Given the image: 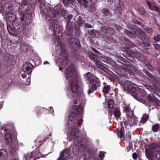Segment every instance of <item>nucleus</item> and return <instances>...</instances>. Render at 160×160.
I'll return each instance as SVG.
<instances>
[{
    "mask_svg": "<svg viewBox=\"0 0 160 160\" xmlns=\"http://www.w3.org/2000/svg\"><path fill=\"white\" fill-rule=\"evenodd\" d=\"M76 70L73 65H72L65 71L66 78H71L69 81L71 88L73 92H77L78 90V83L80 79L76 75Z\"/></svg>",
    "mask_w": 160,
    "mask_h": 160,
    "instance_id": "1",
    "label": "nucleus"
},
{
    "mask_svg": "<svg viewBox=\"0 0 160 160\" xmlns=\"http://www.w3.org/2000/svg\"><path fill=\"white\" fill-rule=\"evenodd\" d=\"M150 150L147 148L145 149L146 157L149 160H152V157L154 156L160 160V144H152L150 145Z\"/></svg>",
    "mask_w": 160,
    "mask_h": 160,
    "instance_id": "2",
    "label": "nucleus"
},
{
    "mask_svg": "<svg viewBox=\"0 0 160 160\" xmlns=\"http://www.w3.org/2000/svg\"><path fill=\"white\" fill-rule=\"evenodd\" d=\"M71 114L69 118L68 123L69 130L71 132H73L74 138L78 137L80 135L79 131L78 129L79 127H80V123L77 120H75Z\"/></svg>",
    "mask_w": 160,
    "mask_h": 160,
    "instance_id": "3",
    "label": "nucleus"
},
{
    "mask_svg": "<svg viewBox=\"0 0 160 160\" xmlns=\"http://www.w3.org/2000/svg\"><path fill=\"white\" fill-rule=\"evenodd\" d=\"M5 19L6 21L7 28L8 32L11 34L13 32V30L11 26V23L17 19L15 14L11 12L5 13Z\"/></svg>",
    "mask_w": 160,
    "mask_h": 160,
    "instance_id": "4",
    "label": "nucleus"
},
{
    "mask_svg": "<svg viewBox=\"0 0 160 160\" xmlns=\"http://www.w3.org/2000/svg\"><path fill=\"white\" fill-rule=\"evenodd\" d=\"M60 48L62 51L60 54L59 59L58 61V62L61 63L60 66L61 65H65L67 64L68 61V58L67 55L65 52V47L64 46H60Z\"/></svg>",
    "mask_w": 160,
    "mask_h": 160,
    "instance_id": "5",
    "label": "nucleus"
},
{
    "mask_svg": "<svg viewBox=\"0 0 160 160\" xmlns=\"http://www.w3.org/2000/svg\"><path fill=\"white\" fill-rule=\"evenodd\" d=\"M123 112L126 113L129 117H131L133 114V112L130 109L129 106L126 105L123 108ZM131 118H129L124 120V124L126 126H130L132 124L130 122Z\"/></svg>",
    "mask_w": 160,
    "mask_h": 160,
    "instance_id": "6",
    "label": "nucleus"
},
{
    "mask_svg": "<svg viewBox=\"0 0 160 160\" xmlns=\"http://www.w3.org/2000/svg\"><path fill=\"white\" fill-rule=\"evenodd\" d=\"M138 32L140 34V38L143 41V44L145 46H149L150 44L149 40L146 38V34L145 32L142 30L138 29Z\"/></svg>",
    "mask_w": 160,
    "mask_h": 160,
    "instance_id": "7",
    "label": "nucleus"
},
{
    "mask_svg": "<svg viewBox=\"0 0 160 160\" xmlns=\"http://www.w3.org/2000/svg\"><path fill=\"white\" fill-rule=\"evenodd\" d=\"M31 15L29 13H27L24 15L23 17L21 19L22 24L24 25L29 24L31 22Z\"/></svg>",
    "mask_w": 160,
    "mask_h": 160,
    "instance_id": "8",
    "label": "nucleus"
},
{
    "mask_svg": "<svg viewBox=\"0 0 160 160\" xmlns=\"http://www.w3.org/2000/svg\"><path fill=\"white\" fill-rule=\"evenodd\" d=\"M33 68V65L30 63L27 62L25 63L22 69L23 71L28 74L31 73Z\"/></svg>",
    "mask_w": 160,
    "mask_h": 160,
    "instance_id": "9",
    "label": "nucleus"
},
{
    "mask_svg": "<svg viewBox=\"0 0 160 160\" xmlns=\"http://www.w3.org/2000/svg\"><path fill=\"white\" fill-rule=\"evenodd\" d=\"M40 156L38 155L37 153L35 152H29L25 155L24 157L26 160H29L31 158H33L34 160L39 158Z\"/></svg>",
    "mask_w": 160,
    "mask_h": 160,
    "instance_id": "10",
    "label": "nucleus"
},
{
    "mask_svg": "<svg viewBox=\"0 0 160 160\" xmlns=\"http://www.w3.org/2000/svg\"><path fill=\"white\" fill-rule=\"evenodd\" d=\"M69 155V152L68 149L63 150L60 153V156L57 159V160H64L67 158Z\"/></svg>",
    "mask_w": 160,
    "mask_h": 160,
    "instance_id": "11",
    "label": "nucleus"
},
{
    "mask_svg": "<svg viewBox=\"0 0 160 160\" xmlns=\"http://www.w3.org/2000/svg\"><path fill=\"white\" fill-rule=\"evenodd\" d=\"M99 79H96L92 81L91 82H93V83L92 84L91 86L89 88L88 91V93L90 94L92 91L96 89L98 85L99 84Z\"/></svg>",
    "mask_w": 160,
    "mask_h": 160,
    "instance_id": "12",
    "label": "nucleus"
},
{
    "mask_svg": "<svg viewBox=\"0 0 160 160\" xmlns=\"http://www.w3.org/2000/svg\"><path fill=\"white\" fill-rule=\"evenodd\" d=\"M13 9V5L11 2H8L5 4L4 7L5 14L10 12Z\"/></svg>",
    "mask_w": 160,
    "mask_h": 160,
    "instance_id": "13",
    "label": "nucleus"
},
{
    "mask_svg": "<svg viewBox=\"0 0 160 160\" xmlns=\"http://www.w3.org/2000/svg\"><path fill=\"white\" fill-rule=\"evenodd\" d=\"M68 42L71 47L73 48L79 46V42L75 38H70L68 40Z\"/></svg>",
    "mask_w": 160,
    "mask_h": 160,
    "instance_id": "14",
    "label": "nucleus"
},
{
    "mask_svg": "<svg viewBox=\"0 0 160 160\" xmlns=\"http://www.w3.org/2000/svg\"><path fill=\"white\" fill-rule=\"evenodd\" d=\"M82 110V108L78 106H73L72 108V112L74 114H78L81 113Z\"/></svg>",
    "mask_w": 160,
    "mask_h": 160,
    "instance_id": "15",
    "label": "nucleus"
},
{
    "mask_svg": "<svg viewBox=\"0 0 160 160\" xmlns=\"http://www.w3.org/2000/svg\"><path fill=\"white\" fill-rule=\"evenodd\" d=\"M8 157L6 151L4 149L0 150V160H6Z\"/></svg>",
    "mask_w": 160,
    "mask_h": 160,
    "instance_id": "16",
    "label": "nucleus"
},
{
    "mask_svg": "<svg viewBox=\"0 0 160 160\" xmlns=\"http://www.w3.org/2000/svg\"><path fill=\"white\" fill-rule=\"evenodd\" d=\"M12 24V26L13 28H12L13 30V32L12 34L14 32V30H17L19 29L21 27V23L20 22L18 21L17 19L14 21ZM12 34V33L11 34Z\"/></svg>",
    "mask_w": 160,
    "mask_h": 160,
    "instance_id": "17",
    "label": "nucleus"
},
{
    "mask_svg": "<svg viewBox=\"0 0 160 160\" xmlns=\"http://www.w3.org/2000/svg\"><path fill=\"white\" fill-rule=\"evenodd\" d=\"M89 56L90 58L95 63L97 64V67H99L100 68H102V66L101 65V62L99 61L95 60L94 58V55L93 53L91 52L89 53Z\"/></svg>",
    "mask_w": 160,
    "mask_h": 160,
    "instance_id": "18",
    "label": "nucleus"
},
{
    "mask_svg": "<svg viewBox=\"0 0 160 160\" xmlns=\"http://www.w3.org/2000/svg\"><path fill=\"white\" fill-rule=\"evenodd\" d=\"M4 137L7 144L8 145H11L12 144V138L10 134L9 133H6Z\"/></svg>",
    "mask_w": 160,
    "mask_h": 160,
    "instance_id": "19",
    "label": "nucleus"
},
{
    "mask_svg": "<svg viewBox=\"0 0 160 160\" xmlns=\"http://www.w3.org/2000/svg\"><path fill=\"white\" fill-rule=\"evenodd\" d=\"M58 37L56 39H55L54 40V44L56 46H59L60 44L61 40V36L62 35L61 33L60 32L58 31Z\"/></svg>",
    "mask_w": 160,
    "mask_h": 160,
    "instance_id": "20",
    "label": "nucleus"
},
{
    "mask_svg": "<svg viewBox=\"0 0 160 160\" xmlns=\"http://www.w3.org/2000/svg\"><path fill=\"white\" fill-rule=\"evenodd\" d=\"M54 10L56 13L59 14L62 11V7L60 5H58L54 7Z\"/></svg>",
    "mask_w": 160,
    "mask_h": 160,
    "instance_id": "21",
    "label": "nucleus"
},
{
    "mask_svg": "<svg viewBox=\"0 0 160 160\" xmlns=\"http://www.w3.org/2000/svg\"><path fill=\"white\" fill-rule=\"evenodd\" d=\"M151 80L152 81V82L153 83L154 86L156 89V90H159L160 88L158 87L159 86V85L158 84V80L155 78L153 79V78H152L151 79Z\"/></svg>",
    "mask_w": 160,
    "mask_h": 160,
    "instance_id": "22",
    "label": "nucleus"
},
{
    "mask_svg": "<svg viewBox=\"0 0 160 160\" xmlns=\"http://www.w3.org/2000/svg\"><path fill=\"white\" fill-rule=\"evenodd\" d=\"M101 30L104 33H108L110 32L111 31H113V29L112 28H108L106 27H104L101 28Z\"/></svg>",
    "mask_w": 160,
    "mask_h": 160,
    "instance_id": "23",
    "label": "nucleus"
},
{
    "mask_svg": "<svg viewBox=\"0 0 160 160\" xmlns=\"http://www.w3.org/2000/svg\"><path fill=\"white\" fill-rule=\"evenodd\" d=\"M84 77L86 79L88 80L90 82H92V81L93 80L92 76L90 72H88L85 74L84 75Z\"/></svg>",
    "mask_w": 160,
    "mask_h": 160,
    "instance_id": "24",
    "label": "nucleus"
},
{
    "mask_svg": "<svg viewBox=\"0 0 160 160\" xmlns=\"http://www.w3.org/2000/svg\"><path fill=\"white\" fill-rule=\"evenodd\" d=\"M148 119V115L144 114L143 115L142 117L141 122L143 123H144L146 121H147Z\"/></svg>",
    "mask_w": 160,
    "mask_h": 160,
    "instance_id": "25",
    "label": "nucleus"
},
{
    "mask_svg": "<svg viewBox=\"0 0 160 160\" xmlns=\"http://www.w3.org/2000/svg\"><path fill=\"white\" fill-rule=\"evenodd\" d=\"M110 89L109 85H106L104 87L103 91L104 93H107L109 92Z\"/></svg>",
    "mask_w": 160,
    "mask_h": 160,
    "instance_id": "26",
    "label": "nucleus"
},
{
    "mask_svg": "<svg viewBox=\"0 0 160 160\" xmlns=\"http://www.w3.org/2000/svg\"><path fill=\"white\" fill-rule=\"evenodd\" d=\"M114 115L116 117H118L120 116L121 113L119 109L116 108L115 109Z\"/></svg>",
    "mask_w": 160,
    "mask_h": 160,
    "instance_id": "27",
    "label": "nucleus"
},
{
    "mask_svg": "<svg viewBox=\"0 0 160 160\" xmlns=\"http://www.w3.org/2000/svg\"><path fill=\"white\" fill-rule=\"evenodd\" d=\"M159 127V125L158 124H156L152 126V129L154 132H156L158 131Z\"/></svg>",
    "mask_w": 160,
    "mask_h": 160,
    "instance_id": "28",
    "label": "nucleus"
},
{
    "mask_svg": "<svg viewBox=\"0 0 160 160\" xmlns=\"http://www.w3.org/2000/svg\"><path fill=\"white\" fill-rule=\"evenodd\" d=\"M147 3L149 9L152 10H153V8L155 5L151 3L148 0H147Z\"/></svg>",
    "mask_w": 160,
    "mask_h": 160,
    "instance_id": "29",
    "label": "nucleus"
},
{
    "mask_svg": "<svg viewBox=\"0 0 160 160\" xmlns=\"http://www.w3.org/2000/svg\"><path fill=\"white\" fill-rule=\"evenodd\" d=\"M13 39L14 43H18L20 42V38L19 36L15 35L13 36Z\"/></svg>",
    "mask_w": 160,
    "mask_h": 160,
    "instance_id": "30",
    "label": "nucleus"
},
{
    "mask_svg": "<svg viewBox=\"0 0 160 160\" xmlns=\"http://www.w3.org/2000/svg\"><path fill=\"white\" fill-rule=\"evenodd\" d=\"M21 48L22 50L24 52H26L28 50V47L27 46L26 43H24L22 44L21 46Z\"/></svg>",
    "mask_w": 160,
    "mask_h": 160,
    "instance_id": "31",
    "label": "nucleus"
},
{
    "mask_svg": "<svg viewBox=\"0 0 160 160\" xmlns=\"http://www.w3.org/2000/svg\"><path fill=\"white\" fill-rule=\"evenodd\" d=\"M18 9L19 12L21 13H23L26 12L24 5H22L19 7Z\"/></svg>",
    "mask_w": 160,
    "mask_h": 160,
    "instance_id": "32",
    "label": "nucleus"
},
{
    "mask_svg": "<svg viewBox=\"0 0 160 160\" xmlns=\"http://www.w3.org/2000/svg\"><path fill=\"white\" fill-rule=\"evenodd\" d=\"M132 32H130L128 30H126L125 31V32L129 36L131 37H134L135 35Z\"/></svg>",
    "mask_w": 160,
    "mask_h": 160,
    "instance_id": "33",
    "label": "nucleus"
},
{
    "mask_svg": "<svg viewBox=\"0 0 160 160\" xmlns=\"http://www.w3.org/2000/svg\"><path fill=\"white\" fill-rule=\"evenodd\" d=\"M113 105L114 103L112 101L111 99H109L108 102V107L110 108H112L113 107Z\"/></svg>",
    "mask_w": 160,
    "mask_h": 160,
    "instance_id": "34",
    "label": "nucleus"
},
{
    "mask_svg": "<svg viewBox=\"0 0 160 160\" xmlns=\"http://www.w3.org/2000/svg\"><path fill=\"white\" fill-rule=\"evenodd\" d=\"M154 39L155 42L160 41V35L158 34L156 36L154 37Z\"/></svg>",
    "mask_w": 160,
    "mask_h": 160,
    "instance_id": "35",
    "label": "nucleus"
},
{
    "mask_svg": "<svg viewBox=\"0 0 160 160\" xmlns=\"http://www.w3.org/2000/svg\"><path fill=\"white\" fill-rule=\"evenodd\" d=\"M11 81H12V80L10 78H7L5 80L6 84H7L8 86H9V85H10L11 84Z\"/></svg>",
    "mask_w": 160,
    "mask_h": 160,
    "instance_id": "36",
    "label": "nucleus"
},
{
    "mask_svg": "<svg viewBox=\"0 0 160 160\" xmlns=\"http://www.w3.org/2000/svg\"><path fill=\"white\" fill-rule=\"evenodd\" d=\"M24 8L26 12L27 11H28V10H29V9H30L31 8V6L30 5H28V4H24Z\"/></svg>",
    "mask_w": 160,
    "mask_h": 160,
    "instance_id": "37",
    "label": "nucleus"
},
{
    "mask_svg": "<svg viewBox=\"0 0 160 160\" xmlns=\"http://www.w3.org/2000/svg\"><path fill=\"white\" fill-rule=\"evenodd\" d=\"M148 98L150 101H152L155 99V97L153 95H148Z\"/></svg>",
    "mask_w": 160,
    "mask_h": 160,
    "instance_id": "38",
    "label": "nucleus"
},
{
    "mask_svg": "<svg viewBox=\"0 0 160 160\" xmlns=\"http://www.w3.org/2000/svg\"><path fill=\"white\" fill-rule=\"evenodd\" d=\"M62 2L65 6L68 7L69 6V4L68 0H63Z\"/></svg>",
    "mask_w": 160,
    "mask_h": 160,
    "instance_id": "39",
    "label": "nucleus"
},
{
    "mask_svg": "<svg viewBox=\"0 0 160 160\" xmlns=\"http://www.w3.org/2000/svg\"><path fill=\"white\" fill-rule=\"evenodd\" d=\"M138 13L140 14H143L144 12V11L143 8H140L138 10Z\"/></svg>",
    "mask_w": 160,
    "mask_h": 160,
    "instance_id": "40",
    "label": "nucleus"
},
{
    "mask_svg": "<svg viewBox=\"0 0 160 160\" xmlns=\"http://www.w3.org/2000/svg\"><path fill=\"white\" fill-rule=\"evenodd\" d=\"M144 86L147 89L151 90L152 89V86L150 85L145 84Z\"/></svg>",
    "mask_w": 160,
    "mask_h": 160,
    "instance_id": "41",
    "label": "nucleus"
},
{
    "mask_svg": "<svg viewBox=\"0 0 160 160\" xmlns=\"http://www.w3.org/2000/svg\"><path fill=\"white\" fill-rule=\"evenodd\" d=\"M154 47L156 49L160 50V45L156 44L154 45Z\"/></svg>",
    "mask_w": 160,
    "mask_h": 160,
    "instance_id": "42",
    "label": "nucleus"
},
{
    "mask_svg": "<svg viewBox=\"0 0 160 160\" xmlns=\"http://www.w3.org/2000/svg\"><path fill=\"white\" fill-rule=\"evenodd\" d=\"M30 78H28L27 79L26 82H25V84L28 85L30 84Z\"/></svg>",
    "mask_w": 160,
    "mask_h": 160,
    "instance_id": "43",
    "label": "nucleus"
},
{
    "mask_svg": "<svg viewBox=\"0 0 160 160\" xmlns=\"http://www.w3.org/2000/svg\"><path fill=\"white\" fill-rule=\"evenodd\" d=\"M84 26L85 27L88 28H92V26L88 23H86L84 25Z\"/></svg>",
    "mask_w": 160,
    "mask_h": 160,
    "instance_id": "44",
    "label": "nucleus"
},
{
    "mask_svg": "<svg viewBox=\"0 0 160 160\" xmlns=\"http://www.w3.org/2000/svg\"><path fill=\"white\" fill-rule=\"evenodd\" d=\"M99 157L101 158H103L104 157V155L102 152H100L99 155Z\"/></svg>",
    "mask_w": 160,
    "mask_h": 160,
    "instance_id": "45",
    "label": "nucleus"
},
{
    "mask_svg": "<svg viewBox=\"0 0 160 160\" xmlns=\"http://www.w3.org/2000/svg\"><path fill=\"white\" fill-rule=\"evenodd\" d=\"M153 10H156L157 11L160 12V8L156 6V5L154 6Z\"/></svg>",
    "mask_w": 160,
    "mask_h": 160,
    "instance_id": "46",
    "label": "nucleus"
},
{
    "mask_svg": "<svg viewBox=\"0 0 160 160\" xmlns=\"http://www.w3.org/2000/svg\"><path fill=\"white\" fill-rule=\"evenodd\" d=\"M23 0H15V1L16 3L20 4L22 2Z\"/></svg>",
    "mask_w": 160,
    "mask_h": 160,
    "instance_id": "47",
    "label": "nucleus"
},
{
    "mask_svg": "<svg viewBox=\"0 0 160 160\" xmlns=\"http://www.w3.org/2000/svg\"><path fill=\"white\" fill-rule=\"evenodd\" d=\"M127 28L128 29L131 31V32H133V31H134L133 28L130 26H128Z\"/></svg>",
    "mask_w": 160,
    "mask_h": 160,
    "instance_id": "48",
    "label": "nucleus"
},
{
    "mask_svg": "<svg viewBox=\"0 0 160 160\" xmlns=\"http://www.w3.org/2000/svg\"><path fill=\"white\" fill-rule=\"evenodd\" d=\"M115 27L118 30H120L122 28L121 27L117 25H116Z\"/></svg>",
    "mask_w": 160,
    "mask_h": 160,
    "instance_id": "49",
    "label": "nucleus"
},
{
    "mask_svg": "<svg viewBox=\"0 0 160 160\" xmlns=\"http://www.w3.org/2000/svg\"><path fill=\"white\" fill-rule=\"evenodd\" d=\"M119 137L121 138H122L123 137V133L122 131H121L119 133Z\"/></svg>",
    "mask_w": 160,
    "mask_h": 160,
    "instance_id": "50",
    "label": "nucleus"
},
{
    "mask_svg": "<svg viewBox=\"0 0 160 160\" xmlns=\"http://www.w3.org/2000/svg\"><path fill=\"white\" fill-rule=\"evenodd\" d=\"M132 157L134 159H136L137 158V154L136 153H133V154L132 155Z\"/></svg>",
    "mask_w": 160,
    "mask_h": 160,
    "instance_id": "51",
    "label": "nucleus"
},
{
    "mask_svg": "<svg viewBox=\"0 0 160 160\" xmlns=\"http://www.w3.org/2000/svg\"><path fill=\"white\" fill-rule=\"evenodd\" d=\"M138 95L135 92H134L132 94V95L133 96V97H134L135 98H136L137 97V95Z\"/></svg>",
    "mask_w": 160,
    "mask_h": 160,
    "instance_id": "52",
    "label": "nucleus"
},
{
    "mask_svg": "<svg viewBox=\"0 0 160 160\" xmlns=\"http://www.w3.org/2000/svg\"><path fill=\"white\" fill-rule=\"evenodd\" d=\"M72 103L74 104H76L77 103V99H74L73 101H72Z\"/></svg>",
    "mask_w": 160,
    "mask_h": 160,
    "instance_id": "53",
    "label": "nucleus"
},
{
    "mask_svg": "<svg viewBox=\"0 0 160 160\" xmlns=\"http://www.w3.org/2000/svg\"><path fill=\"white\" fill-rule=\"evenodd\" d=\"M148 68L150 70H152V67L150 65H148L147 66Z\"/></svg>",
    "mask_w": 160,
    "mask_h": 160,
    "instance_id": "54",
    "label": "nucleus"
},
{
    "mask_svg": "<svg viewBox=\"0 0 160 160\" xmlns=\"http://www.w3.org/2000/svg\"><path fill=\"white\" fill-rule=\"evenodd\" d=\"M125 138H127L128 139H129L130 138V135H126V136L125 137Z\"/></svg>",
    "mask_w": 160,
    "mask_h": 160,
    "instance_id": "55",
    "label": "nucleus"
},
{
    "mask_svg": "<svg viewBox=\"0 0 160 160\" xmlns=\"http://www.w3.org/2000/svg\"><path fill=\"white\" fill-rule=\"evenodd\" d=\"M68 1H69V2L71 4H72L73 2V0H68Z\"/></svg>",
    "mask_w": 160,
    "mask_h": 160,
    "instance_id": "56",
    "label": "nucleus"
},
{
    "mask_svg": "<svg viewBox=\"0 0 160 160\" xmlns=\"http://www.w3.org/2000/svg\"><path fill=\"white\" fill-rule=\"evenodd\" d=\"M26 77V75H24V74H22V77L23 78H25Z\"/></svg>",
    "mask_w": 160,
    "mask_h": 160,
    "instance_id": "57",
    "label": "nucleus"
},
{
    "mask_svg": "<svg viewBox=\"0 0 160 160\" xmlns=\"http://www.w3.org/2000/svg\"><path fill=\"white\" fill-rule=\"evenodd\" d=\"M103 11L106 12H108V10L107 9H105L103 10Z\"/></svg>",
    "mask_w": 160,
    "mask_h": 160,
    "instance_id": "58",
    "label": "nucleus"
},
{
    "mask_svg": "<svg viewBox=\"0 0 160 160\" xmlns=\"http://www.w3.org/2000/svg\"><path fill=\"white\" fill-rule=\"evenodd\" d=\"M83 1L85 3H88L87 0H83Z\"/></svg>",
    "mask_w": 160,
    "mask_h": 160,
    "instance_id": "59",
    "label": "nucleus"
},
{
    "mask_svg": "<svg viewBox=\"0 0 160 160\" xmlns=\"http://www.w3.org/2000/svg\"><path fill=\"white\" fill-rule=\"evenodd\" d=\"M48 63V61H45L44 62V64H47Z\"/></svg>",
    "mask_w": 160,
    "mask_h": 160,
    "instance_id": "60",
    "label": "nucleus"
},
{
    "mask_svg": "<svg viewBox=\"0 0 160 160\" xmlns=\"http://www.w3.org/2000/svg\"><path fill=\"white\" fill-rule=\"evenodd\" d=\"M77 1L79 3H81L82 2V0H77Z\"/></svg>",
    "mask_w": 160,
    "mask_h": 160,
    "instance_id": "61",
    "label": "nucleus"
},
{
    "mask_svg": "<svg viewBox=\"0 0 160 160\" xmlns=\"http://www.w3.org/2000/svg\"><path fill=\"white\" fill-rule=\"evenodd\" d=\"M148 73V74H149L148 75H149V77L150 78H151V77H152V75L151 74H150V73Z\"/></svg>",
    "mask_w": 160,
    "mask_h": 160,
    "instance_id": "62",
    "label": "nucleus"
},
{
    "mask_svg": "<svg viewBox=\"0 0 160 160\" xmlns=\"http://www.w3.org/2000/svg\"><path fill=\"white\" fill-rule=\"evenodd\" d=\"M92 50L94 51L95 52H97V51L95 49H94L93 48Z\"/></svg>",
    "mask_w": 160,
    "mask_h": 160,
    "instance_id": "63",
    "label": "nucleus"
},
{
    "mask_svg": "<svg viewBox=\"0 0 160 160\" xmlns=\"http://www.w3.org/2000/svg\"><path fill=\"white\" fill-rule=\"evenodd\" d=\"M70 32H72V28H71L70 29Z\"/></svg>",
    "mask_w": 160,
    "mask_h": 160,
    "instance_id": "64",
    "label": "nucleus"
}]
</instances>
